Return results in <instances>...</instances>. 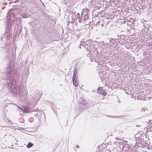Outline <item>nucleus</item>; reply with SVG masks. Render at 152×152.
Wrapping results in <instances>:
<instances>
[{"mask_svg": "<svg viewBox=\"0 0 152 152\" xmlns=\"http://www.w3.org/2000/svg\"><path fill=\"white\" fill-rule=\"evenodd\" d=\"M115 142V144H118V143H119V142L118 141H116Z\"/></svg>", "mask_w": 152, "mask_h": 152, "instance_id": "obj_15", "label": "nucleus"}, {"mask_svg": "<svg viewBox=\"0 0 152 152\" xmlns=\"http://www.w3.org/2000/svg\"><path fill=\"white\" fill-rule=\"evenodd\" d=\"M103 88H100V90H102Z\"/></svg>", "mask_w": 152, "mask_h": 152, "instance_id": "obj_22", "label": "nucleus"}, {"mask_svg": "<svg viewBox=\"0 0 152 152\" xmlns=\"http://www.w3.org/2000/svg\"><path fill=\"white\" fill-rule=\"evenodd\" d=\"M136 126L139 127V126H138V125H136Z\"/></svg>", "mask_w": 152, "mask_h": 152, "instance_id": "obj_21", "label": "nucleus"}, {"mask_svg": "<svg viewBox=\"0 0 152 152\" xmlns=\"http://www.w3.org/2000/svg\"><path fill=\"white\" fill-rule=\"evenodd\" d=\"M6 33H7V35L8 36H9L10 34V32L9 31H8L7 32H5V34Z\"/></svg>", "mask_w": 152, "mask_h": 152, "instance_id": "obj_11", "label": "nucleus"}, {"mask_svg": "<svg viewBox=\"0 0 152 152\" xmlns=\"http://www.w3.org/2000/svg\"><path fill=\"white\" fill-rule=\"evenodd\" d=\"M11 68V66L10 65H8V66L7 67V73H9V74H10V75L9 76H10L11 74H12V72H11V70H10V69Z\"/></svg>", "mask_w": 152, "mask_h": 152, "instance_id": "obj_4", "label": "nucleus"}, {"mask_svg": "<svg viewBox=\"0 0 152 152\" xmlns=\"http://www.w3.org/2000/svg\"><path fill=\"white\" fill-rule=\"evenodd\" d=\"M33 145V144L31 142H29L28 145H27V147L28 148H29L32 147Z\"/></svg>", "mask_w": 152, "mask_h": 152, "instance_id": "obj_7", "label": "nucleus"}, {"mask_svg": "<svg viewBox=\"0 0 152 152\" xmlns=\"http://www.w3.org/2000/svg\"><path fill=\"white\" fill-rule=\"evenodd\" d=\"M75 147H76L77 148H79V146L78 145H76Z\"/></svg>", "mask_w": 152, "mask_h": 152, "instance_id": "obj_16", "label": "nucleus"}, {"mask_svg": "<svg viewBox=\"0 0 152 152\" xmlns=\"http://www.w3.org/2000/svg\"><path fill=\"white\" fill-rule=\"evenodd\" d=\"M79 48H81V45H80Z\"/></svg>", "mask_w": 152, "mask_h": 152, "instance_id": "obj_19", "label": "nucleus"}, {"mask_svg": "<svg viewBox=\"0 0 152 152\" xmlns=\"http://www.w3.org/2000/svg\"><path fill=\"white\" fill-rule=\"evenodd\" d=\"M100 88H103L102 87H100L99 88H98L97 90V92L98 93L100 94V92H101V91H102L103 90H100Z\"/></svg>", "mask_w": 152, "mask_h": 152, "instance_id": "obj_8", "label": "nucleus"}, {"mask_svg": "<svg viewBox=\"0 0 152 152\" xmlns=\"http://www.w3.org/2000/svg\"><path fill=\"white\" fill-rule=\"evenodd\" d=\"M80 103H81V104L86 105L87 103V102H86V100L85 99H82V101L81 102H80Z\"/></svg>", "mask_w": 152, "mask_h": 152, "instance_id": "obj_5", "label": "nucleus"}, {"mask_svg": "<svg viewBox=\"0 0 152 152\" xmlns=\"http://www.w3.org/2000/svg\"><path fill=\"white\" fill-rule=\"evenodd\" d=\"M89 10L87 9H83L81 14V16L83 17V20H82V18H80V16L78 18V21L79 22L82 23L84 22L88 18V13Z\"/></svg>", "mask_w": 152, "mask_h": 152, "instance_id": "obj_1", "label": "nucleus"}, {"mask_svg": "<svg viewBox=\"0 0 152 152\" xmlns=\"http://www.w3.org/2000/svg\"><path fill=\"white\" fill-rule=\"evenodd\" d=\"M17 106L20 110H23V107L22 108H21L19 106Z\"/></svg>", "mask_w": 152, "mask_h": 152, "instance_id": "obj_12", "label": "nucleus"}, {"mask_svg": "<svg viewBox=\"0 0 152 152\" xmlns=\"http://www.w3.org/2000/svg\"><path fill=\"white\" fill-rule=\"evenodd\" d=\"M77 75L76 74H74L73 76V84L75 86H77L78 85V83L77 81Z\"/></svg>", "mask_w": 152, "mask_h": 152, "instance_id": "obj_2", "label": "nucleus"}, {"mask_svg": "<svg viewBox=\"0 0 152 152\" xmlns=\"http://www.w3.org/2000/svg\"><path fill=\"white\" fill-rule=\"evenodd\" d=\"M82 18V20H83V17H82H82H80V18Z\"/></svg>", "mask_w": 152, "mask_h": 152, "instance_id": "obj_18", "label": "nucleus"}, {"mask_svg": "<svg viewBox=\"0 0 152 152\" xmlns=\"http://www.w3.org/2000/svg\"><path fill=\"white\" fill-rule=\"evenodd\" d=\"M24 113H30V109L27 107H23V110Z\"/></svg>", "mask_w": 152, "mask_h": 152, "instance_id": "obj_3", "label": "nucleus"}, {"mask_svg": "<svg viewBox=\"0 0 152 152\" xmlns=\"http://www.w3.org/2000/svg\"><path fill=\"white\" fill-rule=\"evenodd\" d=\"M136 126L139 127V126H138V125H136Z\"/></svg>", "mask_w": 152, "mask_h": 152, "instance_id": "obj_20", "label": "nucleus"}, {"mask_svg": "<svg viewBox=\"0 0 152 152\" xmlns=\"http://www.w3.org/2000/svg\"><path fill=\"white\" fill-rule=\"evenodd\" d=\"M116 138V140L117 141H118V142H119V141H120V139H119V138L118 139V138Z\"/></svg>", "mask_w": 152, "mask_h": 152, "instance_id": "obj_14", "label": "nucleus"}, {"mask_svg": "<svg viewBox=\"0 0 152 152\" xmlns=\"http://www.w3.org/2000/svg\"><path fill=\"white\" fill-rule=\"evenodd\" d=\"M31 112L33 111H36V110L35 109H33L32 110H30Z\"/></svg>", "mask_w": 152, "mask_h": 152, "instance_id": "obj_13", "label": "nucleus"}, {"mask_svg": "<svg viewBox=\"0 0 152 152\" xmlns=\"http://www.w3.org/2000/svg\"><path fill=\"white\" fill-rule=\"evenodd\" d=\"M111 116L112 118H118V117H117V116H111L110 115L108 116L109 117H110Z\"/></svg>", "mask_w": 152, "mask_h": 152, "instance_id": "obj_10", "label": "nucleus"}, {"mask_svg": "<svg viewBox=\"0 0 152 152\" xmlns=\"http://www.w3.org/2000/svg\"><path fill=\"white\" fill-rule=\"evenodd\" d=\"M151 122V121L150 120H149V121H148V122L149 124H151V123H150Z\"/></svg>", "mask_w": 152, "mask_h": 152, "instance_id": "obj_17", "label": "nucleus"}, {"mask_svg": "<svg viewBox=\"0 0 152 152\" xmlns=\"http://www.w3.org/2000/svg\"><path fill=\"white\" fill-rule=\"evenodd\" d=\"M74 71V74H76V75H77V68H75Z\"/></svg>", "mask_w": 152, "mask_h": 152, "instance_id": "obj_9", "label": "nucleus"}, {"mask_svg": "<svg viewBox=\"0 0 152 152\" xmlns=\"http://www.w3.org/2000/svg\"><path fill=\"white\" fill-rule=\"evenodd\" d=\"M100 93V94H102L103 95L105 96L106 95L107 93L104 90H103L102 91H101V92H99Z\"/></svg>", "mask_w": 152, "mask_h": 152, "instance_id": "obj_6", "label": "nucleus"}]
</instances>
